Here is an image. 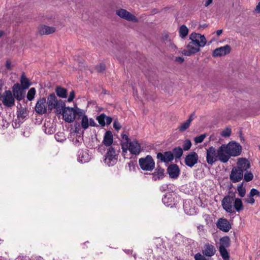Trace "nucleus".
<instances>
[{"label":"nucleus","mask_w":260,"mask_h":260,"mask_svg":"<svg viewBox=\"0 0 260 260\" xmlns=\"http://www.w3.org/2000/svg\"><path fill=\"white\" fill-rule=\"evenodd\" d=\"M98 72L101 73L105 70V66L103 63H100L95 67Z\"/></svg>","instance_id":"obj_47"},{"label":"nucleus","mask_w":260,"mask_h":260,"mask_svg":"<svg viewBox=\"0 0 260 260\" xmlns=\"http://www.w3.org/2000/svg\"><path fill=\"white\" fill-rule=\"evenodd\" d=\"M219 251L221 257L224 260H229V254L226 248L219 247Z\"/></svg>","instance_id":"obj_38"},{"label":"nucleus","mask_w":260,"mask_h":260,"mask_svg":"<svg viewBox=\"0 0 260 260\" xmlns=\"http://www.w3.org/2000/svg\"><path fill=\"white\" fill-rule=\"evenodd\" d=\"M75 143H75V144H76V145H77V144L78 145V144L79 143V141H78V140H77L76 139V141H75Z\"/></svg>","instance_id":"obj_61"},{"label":"nucleus","mask_w":260,"mask_h":260,"mask_svg":"<svg viewBox=\"0 0 260 260\" xmlns=\"http://www.w3.org/2000/svg\"><path fill=\"white\" fill-rule=\"evenodd\" d=\"M231 156H237L240 154L242 150L241 146L234 141H231L226 145Z\"/></svg>","instance_id":"obj_8"},{"label":"nucleus","mask_w":260,"mask_h":260,"mask_svg":"<svg viewBox=\"0 0 260 260\" xmlns=\"http://www.w3.org/2000/svg\"><path fill=\"white\" fill-rule=\"evenodd\" d=\"M55 91L56 92L57 96H58L60 98H65V89L57 86L56 88Z\"/></svg>","instance_id":"obj_39"},{"label":"nucleus","mask_w":260,"mask_h":260,"mask_svg":"<svg viewBox=\"0 0 260 260\" xmlns=\"http://www.w3.org/2000/svg\"><path fill=\"white\" fill-rule=\"evenodd\" d=\"M237 165V167H240V168L242 170L243 172L246 171L250 167L249 161L246 158H240L238 159Z\"/></svg>","instance_id":"obj_30"},{"label":"nucleus","mask_w":260,"mask_h":260,"mask_svg":"<svg viewBox=\"0 0 260 260\" xmlns=\"http://www.w3.org/2000/svg\"><path fill=\"white\" fill-rule=\"evenodd\" d=\"M78 160L81 163L88 162L90 159V156L86 150H80L78 152Z\"/></svg>","instance_id":"obj_25"},{"label":"nucleus","mask_w":260,"mask_h":260,"mask_svg":"<svg viewBox=\"0 0 260 260\" xmlns=\"http://www.w3.org/2000/svg\"><path fill=\"white\" fill-rule=\"evenodd\" d=\"M217 150L213 147H209L206 152V160L208 164L212 165L217 160Z\"/></svg>","instance_id":"obj_11"},{"label":"nucleus","mask_w":260,"mask_h":260,"mask_svg":"<svg viewBox=\"0 0 260 260\" xmlns=\"http://www.w3.org/2000/svg\"><path fill=\"white\" fill-rule=\"evenodd\" d=\"M79 118H81V127L84 129H87L89 126H94L95 125V122L94 120L92 118L89 119L87 116L85 114L83 110H82V114L80 116Z\"/></svg>","instance_id":"obj_14"},{"label":"nucleus","mask_w":260,"mask_h":260,"mask_svg":"<svg viewBox=\"0 0 260 260\" xmlns=\"http://www.w3.org/2000/svg\"><path fill=\"white\" fill-rule=\"evenodd\" d=\"M198 159L197 153L195 152H191L186 156L184 162L187 167L192 168L198 162Z\"/></svg>","instance_id":"obj_12"},{"label":"nucleus","mask_w":260,"mask_h":260,"mask_svg":"<svg viewBox=\"0 0 260 260\" xmlns=\"http://www.w3.org/2000/svg\"><path fill=\"white\" fill-rule=\"evenodd\" d=\"M206 134H202L200 135L199 136L196 137L194 139V141L196 143H202L204 139L206 138Z\"/></svg>","instance_id":"obj_44"},{"label":"nucleus","mask_w":260,"mask_h":260,"mask_svg":"<svg viewBox=\"0 0 260 260\" xmlns=\"http://www.w3.org/2000/svg\"><path fill=\"white\" fill-rule=\"evenodd\" d=\"M74 98H75V92L73 90H72L70 92V94L68 98H67V96L66 95V98H67V101L68 102H72L73 101V99H74Z\"/></svg>","instance_id":"obj_48"},{"label":"nucleus","mask_w":260,"mask_h":260,"mask_svg":"<svg viewBox=\"0 0 260 260\" xmlns=\"http://www.w3.org/2000/svg\"><path fill=\"white\" fill-rule=\"evenodd\" d=\"M237 190L239 197L243 198L245 196L246 189L245 187L243 186V183H241V184L238 185Z\"/></svg>","instance_id":"obj_35"},{"label":"nucleus","mask_w":260,"mask_h":260,"mask_svg":"<svg viewBox=\"0 0 260 260\" xmlns=\"http://www.w3.org/2000/svg\"><path fill=\"white\" fill-rule=\"evenodd\" d=\"M183 149L185 151L189 150L191 146V143L189 140H186L183 144Z\"/></svg>","instance_id":"obj_42"},{"label":"nucleus","mask_w":260,"mask_h":260,"mask_svg":"<svg viewBox=\"0 0 260 260\" xmlns=\"http://www.w3.org/2000/svg\"><path fill=\"white\" fill-rule=\"evenodd\" d=\"M243 177V172L240 167H234L232 169L230 175V179L233 183L240 181Z\"/></svg>","instance_id":"obj_10"},{"label":"nucleus","mask_w":260,"mask_h":260,"mask_svg":"<svg viewBox=\"0 0 260 260\" xmlns=\"http://www.w3.org/2000/svg\"><path fill=\"white\" fill-rule=\"evenodd\" d=\"M245 202L252 205L254 203L255 200L253 198V197L250 196V195L248 194L247 198L245 199Z\"/></svg>","instance_id":"obj_50"},{"label":"nucleus","mask_w":260,"mask_h":260,"mask_svg":"<svg viewBox=\"0 0 260 260\" xmlns=\"http://www.w3.org/2000/svg\"><path fill=\"white\" fill-rule=\"evenodd\" d=\"M231 134V129L229 127H226L223 129L221 133V135L223 137H229Z\"/></svg>","instance_id":"obj_43"},{"label":"nucleus","mask_w":260,"mask_h":260,"mask_svg":"<svg viewBox=\"0 0 260 260\" xmlns=\"http://www.w3.org/2000/svg\"><path fill=\"white\" fill-rule=\"evenodd\" d=\"M190 124V122H189L188 121H186L180 125V126L179 127V129L181 132H183L188 128Z\"/></svg>","instance_id":"obj_45"},{"label":"nucleus","mask_w":260,"mask_h":260,"mask_svg":"<svg viewBox=\"0 0 260 260\" xmlns=\"http://www.w3.org/2000/svg\"><path fill=\"white\" fill-rule=\"evenodd\" d=\"M221 203L223 209L228 213H235V210L239 212L244 209L242 200L234 197L230 196L224 197Z\"/></svg>","instance_id":"obj_2"},{"label":"nucleus","mask_w":260,"mask_h":260,"mask_svg":"<svg viewBox=\"0 0 260 260\" xmlns=\"http://www.w3.org/2000/svg\"><path fill=\"white\" fill-rule=\"evenodd\" d=\"M222 32V29H219V30H217L216 31V35H217V36H219L220 35H221Z\"/></svg>","instance_id":"obj_59"},{"label":"nucleus","mask_w":260,"mask_h":260,"mask_svg":"<svg viewBox=\"0 0 260 260\" xmlns=\"http://www.w3.org/2000/svg\"><path fill=\"white\" fill-rule=\"evenodd\" d=\"M165 170L159 167H157L155 171L152 174V179L154 181L162 179L165 176Z\"/></svg>","instance_id":"obj_28"},{"label":"nucleus","mask_w":260,"mask_h":260,"mask_svg":"<svg viewBox=\"0 0 260 260\" xmlns=\"http://www.w3.org/2000/svg\"><path fill=\"white\" fill-rule=\"evenodd\" d=\"M127 150H129L132 154L138 155L141 151L140 144L136 140L131 141L128 143Z\"/></svg>","instance_id":"obj_13"},{"label":"nucleus","mask_w":260,"mask_h":260,"mask_svg":"<svg viewBox=\"0 0 260 260\" xmlns=\"http://www.w3.org/2000/svg\"><path fill=\"white\" fill-rule=\"evenodd\" d=\"M139 164L141 169L144 171H151L155 167V162L150 155L140 158L139 159Z\"/></svg>","instance_id":"obj_4"},{"label":"nucleus","mask_w":260,"mask_h":260,"mask_svg":"<svg viewBox=\"0 0 260 260\" xmlns=\"http://www.w3.org/2000/svg\"><path fill=\"white\" fill-rule=\"evenodd\" d=\"M157 158L161 162L169 163L173 160L174 155L171 151H166L164 153L159 152L157 154Z\"/></svg>","instance_id":"obj_19"},{"label":"nucleus","mask_w":260,"mask_h":260,"mask_svg":"<svg viewBox=\"0 0 260 260\" xmlns=\"http://www.w3.org/2000/svg\"><path fill=\"white\" fill-rule=\"evenodd\" d=\"M218 159L222 162H226L231 157L226 144H222L217 150Z\"/></svg>","instance_id":"obj_7"},{"label":"nucleus","mask_w":260,"mask_h":260,"mask_svg":"<svg viewBox=\"0 0 260 260\" xmlns=\"http://www.w3.org/2000/svg\"><path fill=\"white\" fill-rule=\"evenodd\" d=\"M174 157L179 158L183 154V150L180 147H175L173 150Z\"/></svg>","instance_id":"obj_37"},{"label":"nucleus","mask_w":260,"mask_h":260,"mask_svg":"<svg viewBox=\"0 0 260 260\" xmlns=\"http://www.w3.org/2000/svg\"><path fill=\"white\" fill-rule=\"evenodd\" d=\"M122 140L121 141V149L122 150V155L124 158H126V154L127 153L128 144L131 141L128 138V135L126 134L121 135Z\"/></svg>","instance_id":"obj_22"},{"label":"nucleus","mask_w":260,"mask_h":260,"mask_svg":"<svg viewBox=\"0 0 260 260\" xmlns=\"http://www.w3.org/2000/svg\"><path fill=\"white\" fill-rule=\"evenodd\" d=\"M27 111L25 108H21L17 111V117L20 120H23L27 116Z\"/></svg>","instance_id":"obj_33"},{"label":"nucleus","mask_w":260,"mask_h":260,"mask_svg":"<svg viewBox=\"0 0 260 260\" xmlns=\"http://www.w3.org/2000/svg\"><path fill=\"white\" fill-rule=\"evenodd\" d=\"M175 197L176 195L175 194L167 193L162 199V202L166 206L172 207L176 202L175 200Z\"/></svg>","instance_id":"obj_21"},{"label":"nucleus","mask_w":260,"mask_h":260,"mask_svg":"<svg viewBox=\"0 0 260 260\" xmlns=\"http://www.w3.org/2000/svg\"><path fill=\"white\" fill-rule=\"evenodd\" d=\"M55 30V27L45 25H40L38 27V32L41 35H48L54 33Z\"/></svg>","instance_id":"obj_24"},{"label":"nucleus","mask_w":260,"mask_h":260,"mask_svg":"<svg viewBox=\"0 0 260 260\" xmlns=\"http://www.w3.org/2000/svg\"><path fill=\"white\" fill-rule=\"evenodd\" d=\"M44 126L45 127L44 131L46 134H52L54 132V129L53 127H49L47 128L46 126V124H45Z\"/></svg>","instance_id":"obj_53"},{"label":"nucleus","mask_w":260,"mask_h":260,"mask_svg":"<svg viewBox=\"0 0 260 260\" xmlns=\"http://www.w3.org/2000/svg\"><path fill=\"white\" fill-rule=\"evenodd\" d=\"M200 47L198 45L190 42L186 47V49L182 51V54L185 56H190L200 51Z\"/></svg>","instance_id":"obj_18"},{"label":"nucleus","mask_w":260,"mask_h":260,"mask_svg":"<svg viewBox=\"0 0 260 260\" xmlns=\"http://www.w3.org/2000/svg\"><path fill=\"white\" fill-rule=\"evenodd\" d=\"M36 94V89L35 88H31L28 91L27 98L29 101H31Z\"/></svg>","instance_id":"obj_40"},{"label":"nucleus","mask_w":260,"mask_h":260,"mask_svg":"<svg viewBox=\"0 0 260 260\" xmlns=\"http://www.w3.org/2000/svg\"><path fill=\"white\" fill-rule=\"evenodd\" d=\"M82 114V110L78 108L76 104H74L73 108L66 107V122H72L75 120L76 116L80 118Z\"/></svg>","instance_id":"obj_3"},{"label":"nucleus","mask_w":260,"mask_h":260,"mask_svg":"<svg viewBox=\"0 0 260 260\" xmlns=\"http://www.w3.org/2000/svg\"><path fill=\"white\" fill-rule=\"evenodd\" d=\"M230 240L229 237H223L220 239L219 248H226L230 246Z\"/></svg>","instance_id":"obj_31"},{"label":"nucleus","mask_w":260,"mask_h":260,"mask_svg":"<svg viewBox=\"0 0 260 260\" xmlns=\"http://www.w3.org/2000/svg\"><path fill=\"white\" fill-rule=\"evenodd\" d=\"M175 61L179 62H182L184 61V58L182 57H176Z\"/></svg>","instance_id":"obj_56"},{"label":"nucleus","mask_w":260,"mask_h":260,"mask_svg":"<svg viewBox=\"0 0 260 260\" xmlns=\"http://www.w3.org/2000/svg\"><path fill=\"white\" fill-rule=\"evenodd\" d=\"M216 249L213 245L209 243L206 244L203 249V253L207 256H212L214 255Z\"/></svg>","instance_id":"obj_26"},{"label":"nucleus","mask_w":260,"mask_h":260,"mask_svg":"<svg viewBox=\"0 0 260 260\" xmlns=\"http://www.w3.org/2000/svg\"><path fill=\"white\" fill-rule=\"evenodd\" d=\"M250 196L254 197V196H259L260 192L257 189L255 188H252L251 189L250 193L249 194Z\"/></svg>","instance_id":"obj_49"},{"label":"nucleus","mask_w":260,"mask_h":260,"mask_svg":"<svg viewBox=\"0 0 260 260\" xmlns=\"http://www.w3.org/2000/svg\"><path fill=\"white\" fill-rule=\"evenodd\" d=\"M115 14L120 18L133 22H138V19L133 14L122 8L117 9Z\"/></svg>","instance_id":"obj_5"},{"label":"nucleus","mask_w":260,"mask_h":260,"mask_svg":"<svg viewBox=\"0 0 260 260\" xmlns=\"http://www.w3.org/2000/svg\"><path fill=\"white\" fill-rule=\"evenodd\" d=\"M98 122L102 126H105L106 124H110L112 121L111 117L107 116L105 114H101L96 118Z\"/></svg>","instance_id":"obj_27"},{"label":"nucleus","mask_w":260,"mask_h":260,"mask_svg":"<svg viewBox=\"0 0 260 260\" xmlns=\"http://www.w3.org/2000/svg\"><path fill=\"white\" fill-rule=\"evenodd\" d=\"M14 98L11 91L7 90L3 95V103L7 107H12L14 105Z\"/></svg>","instance_id":"obj_15"},{"label":"nucleus","mask_w":260,"mask_h":260,"mask_svg":"<svg viewBox=\"0 0 260 260\" xmlns=\"http://www.w3.org/2000/svg\"><path fill=\"white\" fill-rule=\"evenodd\" d=\"M243 177L244 181L249 182L253 179V175L250 172L247 171L245 173L244 175H243Z\"/></svg>","instance_id":"obj_41"},{"label":"nucleus","mask_w":260,"mask_h":260,"mask_svg":"<svg viewBox=\"0 0 260 260\" xmlns=\"http://www.w3.org/2000/svg\"><path fill=\"white\" fill-rule=\"evenodd\" d=\"M54 138L57 142L62 143L65 140V134L63 131L59 132L55 135Z\"/></svg>","instance_id":"obj_36"},{"label":"nucleus","mask_w":260,"mask_h":260,"mask_svg":"<svg viewBox=\"0 0 260 260\" xmlns=\"http://www.w3.org/2000/svg\"><path fill=\"white\" fill-rule=\"evenodd\" d=\"M167 172L171 178L176 179L180 174V169L176 164H172L170 165L168 169Z\"/></svg>","instance_id":"obj_23"},{"label":"nucleus","mask_w":260,"mask_h":260,"mask_svg":"<svg viewBox=\"0 0 260 260\" xmlns=\"http://www.w3.org/2000/svg\"><path fill=\"white\" fill-rule=\"evenodd\" d=\"M53 109L58 118L62 117L65 120V102L58 100L54 93L49 95L47 100L45 98L40 99L35 106L36 112L39 114H45L48 110L50 112Z\"/></svg>","instance_id":"obj_1"},{"label":"nucleus","mask_w":260,"mask_h":260,"mask_svg":"<svg viewBox=\"0 0 260 260\" xmlns=\"http://www.w3.org/2000/svg\"><path fill=\"white\" fill-rule=\"evenodd\" d=\"M198 232L200 236H203L205 233L204 226L203 225H199L197 227Z\"/></svg>","instance_id":"obj_46"},{"label":"nucleus","mask_w":260,"mask_h":260,"mask_svg":"<svg viewBox=\"0 0 260 260\" xmlns=\"http://www.w3.org/2000/svg\"><path fill=\"white\" fill-rule=\"evenodd\" d=\"M213 2V0H205L204 6L205 7H208Z\"/></svg>","instance_id":"obj_54"},{"label":"nucleus","mask_w":260,"mask_h":260,"mask_svg":"<svg viewBox=\"0 0 260 260\" xmlns=\"http://www.w3.org/2000/svg\"><path fill=\"white\" fill-rule=\"evenodd\" d=\"M195 260H207L205 256L200 253H198L194 255Z\"/></svg>","instance_id":"obj_51"},{"label":"nucleus","mask_w":260,"mask_h":260,"mask_svg":"<svg viewBox=\"0 0 260 260\" xmlns=\"http://www.w3.org/2000/svg\"><path fill=\"white\" fill-rule=\"evenodd\" d=\"M179 32L180 37L184 39L188 35V29L185 25H182L179 28Z\"/></svg>","instance_id":"obj_34"},{"label":"nucleus","mask_w":260,"mask_h":260,"mask_svg":"<svg viewBox=\"0 0 260 260\" xmlns=\"http://www.w3.org/2000/svg\"><path fill=\"white\" fill-rule=\"evenodd\" d=\"M4 34L3 31L0 30V37H1Z\"/></svg>","instance_id":"obj_60"},{"label":"nucleus","mask_w":260,"mask_h":260,"mask_svg":"<svg viewBox=\"0 0 260 260\" xmlns=\"http://www.w3.org/2000/svg\"><path fill=\"white\" fill-rule=\"evenodd\" d=\"M113 127L115 129H116L117 131L119 130L121 128V125L118 122V121L117 119L115 120L114 121Z\"/></svg>","instance_id":"obj_52"},{"label":"nucleus","mask_w":260,"mask_h":260,"mask_svg":"<svg viewBox=\"0 0 260 260\" xmlns=\"http://www.w3.org/2000/svg\"><path fill=\"white\" fill-rule=\"evenodd\" d=\"M194 117V113L191 114L190 115V116H189V117L187 121H188L189 122L191 123V121H192V120L193 119Z\"/></svg>","instance_id":"obj_58"},{"label":"nucleus","mask_w":260,"mask_h":260,"mask_svg":"<svg viewBox=\"0 0 260 260\" xmlns=\"http://www.w3.org/2000/svg\"><path fill=\"white\" fill-rule=\"evenodd\" d=\"M6 66L8 70L11 69V62L9 60H7L6 63Z\"/></svg>","instance_id":"obj_55"},{"label":"nucleus","mask_w":260,"mask_h":260,"mask_svg":"<svg viewBox=\"0 0 260 260\" xmlns=\"http://www.w3.org/2000/svg\"><path fill=\"white\" fill-rule=\"evenodd\" d=\"M13 94L18 101L21 100L24 97V93L18 83L15 84L12 87Z\"/></svg>","instance_id":"obj_20"},{"label":"nucleus","mask_w":260,"mask_h":260,"mask_svg":"<svg viewBox=\"0 0 260 260\" xmlns=\"http://www.w3.org/2000/svg\"><path fill=\"white\" fill-rule=\"evenodd\" d=\"M231 50L230 45H226L225 46L220 47L215 49L213 52V56L214 57L221 56L229 54Z\"/></svg>","instance_id":"obj_16"},{"label":"nucleus","mask_w":260,"mask_h":260,"mask_svg":"<svg viewBox=\"0 0 260 260\" xmlns=\"http://www.w3.org/2000/svg\"><path fill=\"white\" fill-rule=\"evenodd\" d=\"M113 142V136L112 132L110 131L105 133L104 140L103 141V144L106 146H110Z\"/></svg>","instance_id":"obj_29"},{"label":"nucleus","mask_w":260,"mask_h":260,"mask_svg":"<svg viewBox=\"0 0 260 260\" xmlns=\"http://www.w3.org/2000/svg\"><path fill=\"white\" fill-rule=\"evenodd\" d=\"M20 82L23 89H27L31 85L29 80L26 77L24 74L21 77Z\"/></svg>","instance_id":"obj_32"},{"label":"nucleus","mask_w":260,"mask_h":260,"mask_svg":"<svg viewBox=\"0 0 260 260\" xmlns=\"http://www.w3.org/2000/svg\"><path fill=\"white\" fill-rule=\"evenodd\" d=\"M104 161L109 166H113L116 162L117 157L115 144H113L108 149Z\"/></svg>","instance_id":"obj_6"},{"label":"nucleus","mask_w":260,"mask_h":260,"mask_svg":"<svg viewBox=\"0 0 260 260\" xmlns=\"http://www.w3.org/2000/svg\"><path fill=\"white\" fill-rule=\"evenodd\" d=\"M189 39L191 42L198 45L200 47H204L206 44V39L204 35L193 32L190 34Z\"/></svg>","instance_id":"obj_9"},{"label":"nucleus","mask_w":260,"mask_h":260,"mask_svg":"<svg viewBox=\"0 0 260 260\" xmlns=\"http://www.w3.org/2000/svg\"><path fill=\"white\" fill-rule=\"evenodd\" d=\"M216 226L217 228L224 232H228L231 229L229 221L225 218H219L216 222Z\"/></svg>","instance_id":"obj_17"},{"label":"nucleus","mask_w":260,"mask_h":260,"mask_svg":"<svg viewBox=\"0 0 260 260\" xmlns=\"http://www.w3.org/2000/svg\"><path fill=\"white\" fill-rule=\"evenodd\" d=\"M255 11L258 13H260V2L258 3L255 9Z\"/></svg>","instance_id":"obj_57"}]
</instances>
